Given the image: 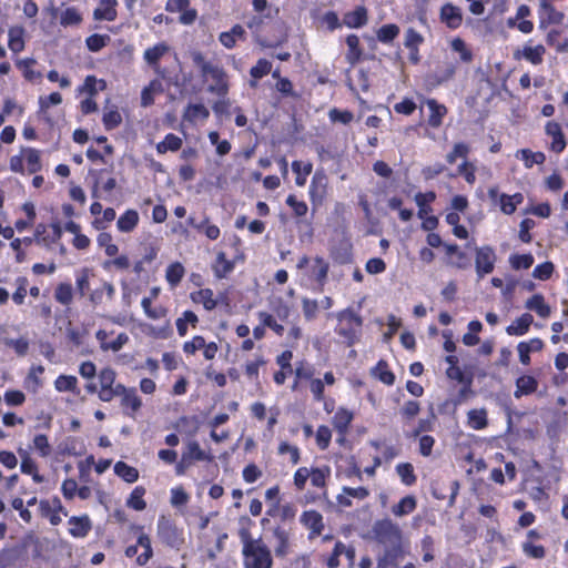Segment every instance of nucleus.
<instances>
[{
    "mask_svg": "<svg viewBox=\"0 0 568 568\" xmlns=\"http://www.w3.org/2000/svg\"><path fill=\"white\" fill-rule=\"evenodd\" d=\"M239 536L243 545L242 555L244 568H272L271 550L261 538H252L247 528H241Z\"/></svg>",
    "mask_w": 568,
    "mask_h": 568,
    "instance_id": "1",
    "label": "nucleus"
},
{
    "mask_svg": "<svg viewBox=\"0 0 568 568\" xmlns=\"http://www.w3.org/2000/svg\"><path fill=\"white\" fill-rule=\"evenodd\" d=\"M338 326L336 333L343 336L349 345L354 344L363 325L362 317L352 308H346L336 314Z\"/></svg>",
    "mask_w": 568,
    "mask_h": 568,
    "instance_id": "2",
    "label": "nucleus"
},
{
    "mask_svg": "<svg viewBox=\"0 0 568 568\" xmlns=\"http://www.w3.org/2000/svg\"><path fill=\"white\" fill-rule=\"evenodd\" d=\"M159 539L166 546L180 549L184 544L183 531L176 527L172 519L162 515L156 524Z\"/></svg>",
    "mask_w": 568,
    "mask_h": 568,
    "instance_id": "3",
    "label": "nucleus"
},
{
    "mask_svg": "<svg viewBox=\"0 0 568 568\" xmlns=\"http://www.w3.org/2000/svg\"><path fill=\"white\" fill-rule=\"evenodd\" d=\"M372 532L375 539L382 544L394 545L399 542L402 538V531L398 525L387 518L375 521Z\"/></svg>",
    "mask_w": 568,
    "mask_h": 568,
    "instance_id": "4",
    "label": "nucleus"
},
{
    "mask_svg": "<svg viewBox=\"0 0 568 568\" xmlns=\"http://www.w3.org/2000/svg\"><path fill=\"white\" fill-rule=\"evenodd\" d=\"M497 256L495 251L489 245L476 247L475 250V270L478 278H483L485 275L490 274L496 264Z\"/></svg>",
    "mask_w": 568,
    "mask_h": 568,
    "instance_id": "5",
    "label": "nucleus"
},
{
    "mask_svg": "<svg viewBox=\"0 0 568 568\" xmlns=\"http://www.w3.org/2000/svg\"><path fill=\"white\" fill-rule=\"evenodd\" d=\"M204 77L210 78L213 83L209 85V92L216 94L221 98L226 97L229 92V81L225 71L219 65H213Z\"/></svg>",
    "mask_w": 568,
    "mask_h": 568,
    "instance_id": "6",
    "label": "nucleus"
},
{
    "mask_svg": "<svg viewBox=\"0 0 568 568\" xmlns=\"http://www.w3.org/2000/svg\"><path fill=\"white\" fill-rule=\"evenodd\" d=\"M300 523L310 530L308 539H314L322 535L325 524L322 514L317 510H305L300 517Z\"/></svg>",
    "mask_w": 568,
    "mask_h": 568,
    "instance_id": "7",
    "label": "nucleus"
},
{
    "mask_svg": "<svg viewBox=\"0 0 568 568\" xmlns=\"http://www.w3.org/2000/svg\"><path fill=\"white\" fill-rule=\"evenodd\" d=\"M539 29H546L550 24H558L564 19V13L548 1L541 0L538 9Z\"/></svg>",
    "mask_w": 568,
    "mask_h": 568,
    "instance_id": "8",
    "label": "nucleus"
},
{
    "mask_svg": "<svg viewBox=\"0 0 568 568\" xmlns=\"http://www.w3.org/2000/svg\"><path fill=\"white\" fill-rule=\"evenodd\" d=\"M545 53L546 49L542 44H525L521 49H517L514 51V59H525L526 61L530 62L534 65H539L544 61Z\"/></svg>",
    "mask_w": 568,
    "mask_h": 568,
    "instance_id": "9",
    "label": "nucleus"
},
{
    "mask_svg": "<svg viewBox=\"0 0 568 568\" xmlns=\"http://www.w3.org/2000/svg\"><path fill=\"white\" fill-rule=\"evenodd\" d=\"M210 116L209 109L202 103H189L182 114V120L192 125L205 122Z\"/></svg>",
    "mask_w": 568,
    "mask_h": 568,
    "instance_id": "10",
    "label": "nucleus"
},
{
    "mask_svg": "<svg viewBox=\"0 0 568 568\" xmlns=\"http://www.w3.org/2000/svg\"><path fill=\"white\" fill-rule=\"evenodd\" d=\"M39 509L43 517H47L51 525L58 526L61 523L60 513L63 511V506L59 498L52 500H41L39 503Z\"/></svg>",
    "mask_w": 568,
    "mask_h": 568,
    "instance_id": "11",
    "label": "nucleus"
},
{
    "mask_svg": "<svg viewBox=\"0 0 568 568\" xmlns=\"http://www.w3.org/2000/svg\"><path fill=\"white\" fill-rule=\"evenodd\" d=\"M120 397L124 413L133 418L142 407V400L138 396L136 389L124 386V392L120 394Z\"/></svg>",
    "mask_w": 568,
    "mask_h": 568,
    "instance_id": "12",
    "label": "nucleus"
},
{
    "mask_svg": "<svg viewBox=\"0 0 568 568\" xmlns=\"http://www.w3.org/2000/svg\"><path fill=\"white\" fill-rule=\"evenodd\" d=\"M69 534L74 538H84L89 535L92 523L88 515L72 516L68 520Z\"/></svg>",
    "mask_w": 568,
    "mask_h": 568,
    "instance_id": "13",
    "label": "nucleus"
},
{
    "mask_svg": "<svg viewBox=\"0 0 568 568\" xmlns=\"http://www.w3.org/2000/svg\"><path fill=\"white\" fill-rule=\"evenodd\" d=\"M440 21L449 29H457L462 26L463 13L460 8L446 3L440 8Z\"/></svg>",
    "mask_w": 568,
    "mask_h": 568,
    "instance_id": "14",
    "label": "nucleus"
},
{
    "mask_svg": "<svg viewBox=\"0 0 568 568\" xmlns=\"http://www.w3.org/2000/svg\"><path fill=\"white\" fill-rule=\"evenodd\" d=\"M116 0H100L93 11V19L97 21H114L118 17Z\"/></svg>",
    "mask_w": 568,
    "mask_h": 568,
    "instance_id": "15",
    "label": "nucleus"
},
{
    "mask_svg": "<svg viewBox=\"0 0 568 568\" xmlns=\"http://www.w3.org/2000/svg\"><path fill=\"white\" fill-rule=\"evenodd\" d=\"M354 418L353 412L345 407H338L332 418V425L335 430L342 436L347 434L349 425Z\"/></svg>",
    "mask_w": 568,
    "mask_h": 568,
    "instance_id": "16",
    "label": "nucleus"
},
{
    "mask_svg": "<svg viewBox=\"0 0 568 568\" xmlns=\"http://www.w3.org/2000/svg\"><path fill=\"white\" fill-rule=\"evenodd\" d=\"M546 134L551 136L550 148L554 152L560 153L566 148V140L559 123L550 121L545 126Z\"/></svg>",
    "mask_w": 568,
    "mask_h": 568,
    "instance_id": "17",
    "label": "nucleus"
},
{
    "mask_svg": "<svg viewBox=\"0 0 568 568\" xmlns=\"http://www.w3.org/2000/svg\"><path fill=\"white\" fill-rule=\"evenodd\" d=\"M335 383V376L332 372H326L324 378H313L310 381V390L313 395L314 400H324V388L325 385L332 386Z\"/></svg>",
    "mask_w": 568,
    "mask_h": 568,
    "instance_id": "18",
    "label": "nucleus"
},
{
    "mask_svg": "<svg viewBox=\"0 0 568 568\" xmlns=\"http://www.w3.org/2000/svg\"><path fill=\"white\" fill-rule=\"evenodd\" d=\"M538 388V381L531 375H521L516 379V389L514 396L520 398L523 396L535 393Z\"/></svg>",
    "mask_w": 568,
    "mask_h": 568,
    "instance_id": "19",
    "label": "nucleus"
},
{
    "mask_svg": "<svg viewBox=\"0 0 568 568\" xmlns=\"http://www.w3.org/2000/svg\"><path fill=\"white\" fill-rule=\"evenodd\" d=\"M234 270V262L226 258L224 252L216 254L215 261L212 264V271L216 278L222 280L227 277Z\"/></svg>",
    "mask_w": 568,
    "mask_h": 568,
    "instance_id": "20",
    "label": "nucleus"
},
{
    "mask_svg": "<svg viewBox=\"0 0 568 568\" xmlns=\"http://www.w3.org/2000/svg\"><path fill=\"white\" fill-rule=\"evenodd\" d=\"M327 186V179L323 172H315L310 185V197L313 202L322 201Z\"/></svg>",
    "mask_w": 568,
    "mask_h": 568,
    "instance_id": "21",
    "label": "nucleus"
},
{
    "mask_svg": "<svg viewBox=\"0 0 568 568\" xmlns=\"http://www.w3.org/2000/svg\"><path fill=\"white\" fill-rule=\"evenodd\" d=\"M170 51L165 42H159L148 48L143 53L144 61L152 68L158 69L159 61Z\"/></svg>",
    "mask_w": 568,
    "mask_h": 568,
    "instance_id": "22",
    "label": "nucleus"
},
{
    "mask_svg": "<svg viewBox=\"0 0 568 568\" xmlns=\"http://www.w3.org/2000/svg\"><path fill=\"white\" fill-rule=\"evenodd\" d=\"M532 322V315L525 313L517 317L509 326H507L506 333L510 336H523L528 333Z\"/></svg>",
    "mask_w": 568,
    "mask_h": 568,
    "instance_id": "23",
    "label": "nucleus"
},
{
    "mask_svg": "<svg viewBox=\"0 0 568 568\" xmlns=\"http://www.w3.org/2000/svg\"><path fill=\"white\" fill-rule=\"evenodd\" d=\"M182 455L184 456V459L189 460L191 464L195 460L211 462L213 459V456L203 450L196 440H189L186 444V449Z\"/></svg>",
    "mask_w": 568,
    "mask_h": 568,
    "instance_id": "24",
    "label": "nucleus"
},
{
    "mask_svg": "<svg viewBox=\"0 0 568 568\" xmlns=\"http://www.w3.org/2000/svg\"><path fill=\"white\" fill-rule=\"evenodd\" d=\"M190 297L192 302L202 304L206 311H213L217 305V301L214 297V293L211 288H201L199 291L192 292Z\"/></svg>",
    "mask_w": 568,
    "mask_h": 568,
    "instance_id": "25",
    "label": "nucleus"
},
{
    "mask_svg": "<svg viewBox=\"0 0 568 568\" xmlns=\"http://www.w3.org/2000/svg\"><path fill=\"white\" fill-rule=\"evenodd\" d=\"M24 28L20 26L11 27L8 31V47L13 53L24 50Z\"/></svg>",
    "mask_w": 568,
    "mask_h": 568,
    "instance_id": "26",
    "label": "nucleus"
},
{
    "mask_svg": "<svg viewBox=\"0 0 568 568\" xmlns=\"http://www.w3.org/2000/svg\"><path fill=\"white\" fill-rule=\"evenodd\" d=\"M525 307L535 312L542 318L549 317L551 313L550 306L545 302V298L541 294H535L528 298L525 303Z\"/></svg>",
    "mask_w": 568,
    "mask_h": 568,
    "instance_id": "27",
    "label": "nucleus"
},
{
    "mask_svg": "<svg viewBox=\"0 0 568 568\" xmlns=\"http://www.w3.org/2000/svg\"><path fill=\"white\" fill-rule=\"evenodd\" d=\"M367 22V11L364 7H357L355 10L344 14L343 23L348 28H361Z\"/></svg>",
    "mask_w": 568,
    "mask_h": 568,
    "instance_id": "28",
    "label": "nucleus"
},
{
    "mask_svg": "<svg viewBox=\"0 0 568 568\" xmlns=\"http://www.w3.org/2000/svg\"><path fill=\"white\" fill-rule=\"evenodd\" d=\"M139 223V213L135 210H126L116 221V227L122 233L132 232Z\"/></svg>",
    "mask_w": 568,
    "mask_h": 568,
    "instance_id": "29",
    "label": "nucleus"
},
{
    "mask_svg": "<svg viewBox=\"0 0 568 568\" xmlns=\"http://www.w3.org/2000/svg\"><path fill=\"white\" fill-rule=\"evenodd\" d=\"M430 114L428 119V123L433 128H438L442 125L443 119L447 113V109L445 105L439 104L436 100L429 99L426 102Z\"/></svg>",
    "mask_w": 568,
    "mask_h": 568,
    "instance_id": "30",
    "label": "nucleus"
},
{
    "mask_svg": "<svg viewBox=\"0 0 568 568\" xmlns=\"http://www.w3.org/2000/svg\"><path fill=\"white\" fill-rule=\"evenodd\" d=\"M523 201L524 195L521 193H515L513 195L500 194L498 204L504 214L510 215Z\"/></svg>",
    "mask_w": 568,
    "mask_h": 568,
    "instance_id": "31",
    "label": "nucleus"
},
{
    "mask_svg": "<svg viewBox=\"0 0 568 568\" xmlns=\"http://www.w3.org/2000/svg\"><path fill=\"white\" fill-rule=\"evenodd\" d=\"M150 300H142L141 306L144 315L153 321L164 320L168 316L169 310L163 305H152Z\"/></svg>",
    "mask_w": 568,
    "mask_h": 568,
    "instance_id": "32",
    "label": "nucleus"
},
{
    "mask_svg": "<svg viewBox=\"0 0 568 568\" xmlns=\"http://www.w3.org/2000/svg\"><path fill=\"white\" fill-rule=\"evenodd\" d=\"M82 20V13L75 7H68L60 12V24L64 28L77 27Z\"/></svg>",
    "mask_w": 568,
    "mask_h": 568,
    "instance_id": "33",
    "label": "nucleus"
},
{
    "mask_svg": "<svg viewBox=\"0 0 568 568\" xmlns=\"http://www.w3.org/2000/svg\"><path fill=\"white\" fill-rule=\"evenodd\" d=\"M23 160L27 163L29 173H36L41 170V154L40 151L33 148H24L21 150Z\"/></svg>",
    "mask_w": 568,
    "mask_h": 568,
    "instance_id": "34",
    "label": "nucleus"
},
{
    "mask_svg": "<svg viewBox=\"0 0 568 568\" xmlns=\"http://www.w3.org/2000/svg\"><path fill=\"white\" fill-rule=\"evenodd\" d=\"M54 388L62 392H71L75 395H79L80 389L78 387V379L73 375H60L54 381Z\"/></svg>",
    "mask_w": 568,
    "mask_h": 568,
    "instance_id": "35",
    "label": "nucleus"
},
{
    "mask_svg": "<svg viewBox=\"0 0 568 568\" xmlns=\"http://www.w3.org/2000/svg\"><path fill=\"white\" fill-rule=\"evenodd\" d=\"M274 538L276 541L275 554L278 557H284L288 554L290 546V534L287 530L281 527L274 529Z\"/></svg>",
    "mask_w": 568,
    "mask_h": 568,
    "instance_id": "36",
    "label": "nucleus"
},
{
    "mask_svg": "<svg viewBox=\"0 0 568 568\" xmlns=\"http://www.w3.org/2000/svg\"><path fill=\"white\" fill-rule=\"evenodd\" d=\"M138 545L143 548V552L136 557L135 561L139 566H145L153 557V549L150 537L146 534L141 532L138 536Z\"/></svg>",
    "mask_w": 568,
    "mask_h": 568,
    "instance_id": "37",
    "label": "nucleus"
},
{
    "mask_svg": "<svg viewBox=\"0 0 568 568\" xmlns=\"http://www.w3.org/2000/svg\"><path fill=\"white\" fill-rule=\"evenodd\" d=\"M417 506L416 498L412 495L405 496L402 498L398 504L392 507V513L396 517H403L409 515L415 510Z\"/></svg>",
    "mask_w": 568,
    "mask_h": 568,
    "instance_id": "38",
    "label": "nucleus"
},
{
    "mask_svg": "<svg viewBox=\"0 0 568 568\" xmlns=\"http://www.w3.org/2000/svg\"><path fill=\"white\" fill-rule=\"evenodd\" d=\"M185 274V268L180 262L171 263L165 271V280L174 288L179 285Z\"/></svg>",
    "mask_w": 568,
    "mask_h": 568,
    "instance_id": "39",
    "label": "nucleus"
},
{
    "mask_svg": "<svg viewBox=\"0 0 568 568\" xmlns=\"http://www.w3.org/2000/svg\"><path fill=\"white\" fill-rule=\"evenodd\" d=\"M292 170L296 174V185L302 187L306 184L307 176L312 173L313 164L311 162L294 161Z\"/></svg>",
    "mask_w": 568,
    "mask_h": 568,
    "instance_id": "40",
    "label": "nucleus"
},
{
    "mask_svg": "<svg viewBox=\"0 0 568 568\" xmlns=\"http://www.w3.org/2000/svg\"><path fill=\"white\" fill-rule=\"evenodd\" d=\"M114 473L129 484L135 483L139 479V470L124 462L115 463Z\"/></svg>",
    "mask_w": 568,
    "mask_h": 568,
    "instance_id": "41",
    "label": "nucleus"
},
{
    "mask_svg": "<svg viewBox=\"0 0 568 568\" xmlns=\"http://www.w3.org/2000/svg\"><path fill=\"white\" fill-rule=\"evenodd\" d=\"M144 495H145L144 487H142V486L134 487V489L131 491V494L126 500V506L136 511L144 510L146 508V503L143 498Z\"/></svg>",
    "mask_w": 568,
    "mask_h": 568,
    "instance_id": "42",
    "label": "nucleus"
},
{
    "mask_svg": "<svg viewBox=\"0 0 568 568\" xmlns=\"http://www.w3.org/2000/svg\"><path fill=\"white\" fill-rule=\"evenodd\" d=\"M516 158L521 159L527 169H530L534 164H541L546 160L542 152H531L528 149L518 150L516 152Z\"/></svg>",
    "mask_w": 568,
    "mask_h": 568,
    "instance_id": "43",
    "label": "nucleus"
},
{
    "mask_svg": "<svg viewBox=\"0 0 568 568\" xmlns=\"http://www.w3.org/2000/svg\"><path fill=\"white\" fill-rule=\"evenodd\" d=\"M182 146V139L173 133H169L164 136L163 141L156 144V151L159 154H164L168 151H178Z\"/></svg>",
    "mask_w": 568,
    "mask_h": 568,
    "instance_id": "44",
    "label": "nucleus"
},
{
    "mask_svg": "<svg viewBox=\"0 0 568 568\" xmlns=\"http://www.w3.org/2000/svg\"><path fill=\"white\" fill-rule=\"evenodd\" d=\"M436 194L434 192L417 193L415 202L418 206V217H424L425 214H430L432 207L429 204L435 201Z\"/></svg>",
    "mask_w": 568,
    "mask_h": 568,
    "instance_id": "45",
    "label": "nucleus"
},
{
    "mask_svg": "<svg viewBox=\"0 0 568 568\" xmlns=\"http://www.w3.org/2000/svg\"><path fill=\"white\" fill-rule=\"evenodd\" d=\"M372 375L379 379L385 385H393L395 382L394 374L388 369V365L384 361H379L372 369Z\"/></svg>",
    "mask_w": 568,
    "mask_h": 568,
    "instance_id": "46",
    "label": "nucleus"
},
{
    "mask_svg": "<svg viewBox=\"0 0 568 568\" xmlns=\"http://www.w3.org/2000/svg\"><path fill=\"white\" fill-rule=\"evenodd\" d=\"M199 322L197 315L192 311L183 312L182 316L175 322L176 329L180 336H185L187 333V325L195 327Z\"/></svg>",
    "mask_w": 568,
    "mask_h": 568,
    "instance_id": "47",
    "label": "nucleus"
},
{
    "mask_svg": "<svg viewBox=\"0 0 568 568\" xmlns=\"http://www.w3.org/2000/svg\"><path fill=\"white\" fill-rule=\"evenodd\" d=\"M93 275L89 267L81 268L77 272L75 286L80 296H85L90 288V277Z\"/></svg>",
    "mask_w": 568,
    "mask_h": 568,
    "instance_id": "48",
    "label": "nucleus"
},
{
    "mask_svg": "<svg viewBox=\"0 0 568 568\" xmlns=\"http://www.w3.org/2000/svg\"><path fill=\"white\" fill-rule=\"evenodd\" d=\"M102 121L106 130H113L121 124L122 116L116 106H106L103 112Z\"/></svg>",
    "mask_w": 568,
    "mask_h": 568,
    "instance_id": "49",
    "label": "nucleus"
},
{
    "mask_svg": "<svg viewBox=\"0 0 568 568\" xmlns=\"http://www.w3.org/2000/svg\"><path fill=\"white\" fill-rule=\"evenodd\" d=\"M468 426L479 430L487 426V412L485 409H471L467 414Z\"/></svg>",
    "mask_w": 568,
    "mask_h": 568,
    "instance_id": "50",
    "label": "nucleus"
},
{
    "mask_svg": "<svg viewBox=\"0 0 568 568\" xmlns=\"http://www.w3.org/2000/svg\"><path fill=\"white\" fill-rule=\"evenodd\" d=\"M163 90L162 83L159 80H153L145 87L141 93V103L148 106L154 102V95L161 93Z\"/></svg>",
    "mask_w": 568,
    "mask_h": 568,
    "instance_id": "51",
    "label": "nucleus"
},
{
    "mask_svg": "<svg viewBox=\"0 0 568 568\" xmlns=\"http://www.w3.org/2000/svg\"><path fill=\"white\" fill-rule=\"evenodd\" d=\"M62 236V229L59 223H53L50 225V231L43 235V239H39V245L44 246L45 248H51V246L55 243H59Z\"/></svg>",
    "mask_w": 568,
    "mask_h": 568,
    "instance_id": "52",
    "label": "nucleus"
},
{
    "mask_svg": "<svg viewBox=\"0 0 568 568\" xmlns=\"http://www.w3.org/2000/svg\"><path fill=\"white\" fill-rule=\"evenodd\" d=\"M272 70V63L266 59H260L257 63L251 68L250 74L254 79L251 81V87H256V80L262 79Z\"/></svg>",
    "mask_w": 568,
    "mask_h": 568,
    "instance_id": "53",
    "label": "nucleus"
},
{
    "mask_svg": "<svg viewBox=\"0 0 568 568\" xmlns=\"http://www.w3.org/2000/svg\"><path fill=\"white\" fill-rule=\"evenodd\" d=\"M54 298L58 303L68 306L73 300V290L69 283H60L54 292Z\"/></svg>",
    "mask_w": 568,
    "mask_h": 568,
    "instance_id": "54",
    "label": "nucleus"
},
{
    "mask_svg": "<svg viewBox=\"0 0 568 568\" xmlns=\"http://www.w3.org/2000/svg\"><path fill=\"white\" fill-rule=\"evenodd\" d=\"M345 554L348 558H353L354 551L347 548L342 541H337L333 549L331 557L327 560V566L329 568H337L339 566V556Z\"/></svg>",
    "mask_w": 568,
    "mask_h": 568,
    "instance_id": "55",
    "label": "nucleus"
},
{
    "mask_svg": "<svg viewBox=\"0 0 568 568\" xmlns=\"http://www.w3.org/2000/svg\"><path fill=\"white\" fill-rule=\"evenodd\" d=\"M396 473L399 476L402 483L406 486H412L416 483V476L414 474V467L409 463H400L396 466Z\"/></svg>",
    "mask_w": 568,
    "mask_h": 568,
    "instance_id": "56",
    "label": "nucleus"
},
{
    "mask_svg": "<svg viewBox=\"0 0 568 568\" xmlns=\"http://www.w3.org/2000/svg\"><path fill=\"white\" fill-rule=\"evenodd\" d=\"M346 44L348 47V52L346 53V59L349 63L354 64L356 63L361 58V50H359V39L355 34H349L346 38Z\"/></svg>",
    "mask_w": 568,
    "mask_h": 568,
    "instance_id": "57",
    "label": "nucleus"
},
{
    "mask_svg": "<svg viewBox=\"0 0 568 568\" xmlns=\"http://www.w3.org/2000/svg\"><path fill=\"white\" fill-rule=\"evenodd\" d=\"M32 448L39 454L40 457L45 458L51 454V445L48 436L44 434H38L33 437Z\"/></svg>",
    "mask_w": 568,
    "mask_h": 568,
    "instance_id": "58",
    "label": "nucleus"
},
{
    "mask_svg": "<svg viewBox=\"0 0 568 568\" xmlns=\"http://www.w3.org/2000/svg\"><path fill=\"white\" fill-rule=\"evenodd\" d=\"M534 256L531 254H513L509 257L510 266L514 270H527L534 264Z\"/></svg>",
    "mask_w": 568,
    "mask_h": 568,
    "instance_id": "59",
    "label": "nucleus"
},
{
    "mask_svg": "<svg viewBox=\"0 0 568 568\" xmlns=\"http://www.w3.org/2000/svg\"><path fill=\"white\" fill-rule=\"evenodd\" d=\"M331 475V469L328 466H324L321 468H314L310 470L311 483L315 487H324L326 484L327 477Z\"/></svg>",
    "mask_w": 568,
    "mask_h": 568,
    "instance_id": "60",
    "label": "nucleus"
},
{
    "mask_svg": "<svg viewBox=\"0 0 568 568\" xmlns=\"http://www.w3.org/2000/svg\"><path fill=\"white\" fill-rule=\"evenodd\" d=\"M34 63L36 60L32 58H26L17 61V67L22 71L23 77L29 81H33L40 77V73L33 70Z\"/></svg>",
    "mask_w": 568,
    "mask_h": 568,
    "instance_id": "61",
    "label": "nucleus"
},
{
    "mask_svg": "<svg viewBox=\"0 0 568 568\" xmlns=\"http://www.w3.org/2000/svg\"><path fill=\"white\" fill-rule=\"evenodd\" d=\"M469 152H470V148L468 144H466L464 142L455 143L453 146V150L446 155V161L449 164H453L456 162V160L458 158L466 160Z\"/></svg>",
    "mask_w": 568,
    "mask_h": 568,
    "instance_id": "62",
    "label": "nucleus"
},
{
    "mask_svg": "<svg viewBox=\"0 0 568 568\" xmlns=\"http://www.w3.org/2000/svg\"><path fill=\"white\" fill-rule=\"evenodd\" d=\"M399 34V28L389 23L382 26L377 31V39L383 43H389Z\"/></svg>",
    "mask_w": 568,
    "mask_h": 568,
    "instance_id": "63",
    "label": "nucleus"
},
{
    "mask_svg": "<svg viewBox=\"0 0 568 568\" xmlns=\"http://www.w3.org/2000/svg\"><path fill=\"white\" fill-rule=\"evenodd\" d=\"M450 47L453 51L457 52L459 54L460 61L467 63L470 62L473 59L471 51L467 48L465 41L460 38H455L450 42Z\"/></svg>",
    "mask_w": 568,
    "mask_h": 568,
    "instance_id": "64",
    "label": "nucleus"
}]
</instances>
